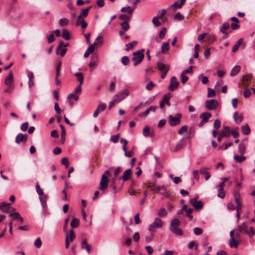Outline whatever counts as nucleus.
<instances>
[{
	"label": "nucleus",
	"mask_w": 255,
	"mask_h": 255,
	"mask_svg": "<svg viewBox=\"0 0 255 255\" xmlns=\"http://www.w3.org/2000/svg\"><path fill=\"white\" fill-rule=\"evenodd\" d=\"M13 77L12 72L10 71L5 78L4 83L7 85H11L13 82Z\"/></svg>",
	"instance_id": "nucleus-21"
},
{
	"label": "nucleus",
	"mask_w": 255,
	"mask_h": 255,
	"mask_svg": "<svg viewBox=\"0 0 255 255\" xmlns=\"http://www.w3.org/2000/svg\"><path fill=\"white\" fill-rule=\"evenodd\" d=\"M239 244V242L235 240L234 238L230 239L229 240V245L231 248H237Z\"/></svg>",
	"instance_id": "nucleus-28"
},
{
	"label": "nucleus",
	"mask_w": 255,
	"mask_h": 255,
	"mask_svg": "<svg viewBox=\"0 0 255 255\" xmlns=\"http://www.w3.org/2000/svg\"><path fill=\"white\" fill-rule=\"evenodd\" d=\"M61 129V136L62 139L65 140V137L66 135V130L65 129V128L63 125H60V126Z\"/></svg>",
	"instance_id": "nucleus-53"
},
{
	"label": "nucleus",
	"mask_w": 255,
	"mask_h": 255,
	"mask_svg": "<svg viewBox=\"0 0 255 255\" xmlns=\"http://www.w3.org/2000/svg\"><path fill=\"white\" fill-rule=\"evenodd\" d=\"M61 163L62 164L65 166L66 168H68L69 167V162L68 159L67 157H63L61 159Z\"/></svg>",
	"instance_id": "nucleus-52"
},
{
	"label": "nucleus",
	"mask_w": 255,
	"mask_h": 255,
	"mask_svg": "<svg viewBox=\"0 0 255 255\" xmlns=\"http://www.w3.org/2000/svg\"><path fill=\"white\" fill-rule=\"evenodd\" d=\"M167 212L165 208H162L158 212V215L160 217H165Z\"/></svg>",
	"instance_id": "nucleus-43"
},
{
	"label": "nucleus",
	"mask_w": 255,
	"mask_h": 255,
	"mask_svg": "<svg viewBox=\"0 0 255 255\" xmlns=\"http://www.w3.org/2000/svg\"><path fill=\"white\" fill-rule=\"evenodd\" d=\"M63 46V43H62V41H61L59 43V44L58 46H57V47L56 48V54L57 55H60L61 57H63L65 55V53H66V51L67 50V48H63L62 49L61 51L60 52V50L61 49H62Z\"/></svg>",
	"instance_id": "nucleus-13"
},
{
	"label": "nucleus",
	"mask_w": 255,
	"mask_h": 255,
	"mask_svg": "<svg viewBox=\"0 0 255 255\" xmlns=\"http://www.w3.org/2000/svg\"><path fill=\"white\" fill-rule=\"evenodd\" d=\"M27 140V134L18 133L15 138V142L19 143L20 142H25Z\"/></svg>",
	"instance_id": "nucleus-12"
},
{
	"label": "nucleus",
	"mask_w": 255,
	"mask_h": 255,
	"mask_svg": "<svg viewBox=\"0 0 255 255\" xmlns=\"http://www.w3.org/2000/svg\"><path fill=\"white\" fill-rule=\"evenodd\" d=\"M242 131L244 134L245 135H248L250 132V128L248 125H246L242 126Z\"/></svg>",
	"instance_id": "nucleus-36"
},
{
	"label": "nucleus",
	"mask_w": 255,
	"mask_h": 255,
	"mask_svg": "<svg viewBox=\"0 0 255 255\" xmlns=\"http://www.w3.org/2000/svg\"><path fill=\"white\" fill-rule=\"evenodd\" d=\"M243 42V38H240L238 40V41L237 42L236 44L234 45V46L232 48V52H235L238 50V49L239 48L241 43Z\"/></svg>",
	"instance_id": "nucleus-33"
},
{
	"label": "nucleus",
	"mask_w": 255,
	"mask_h": 255,
	"mask_svg": "<svg viewBox=\"0 0 255 255\" xmlns=\"http://www.w3.org/2000/svg\"><path fill=\"white\" fill-rule=\"evenodd\" d=\"M218 102L216 100L212 99L207 100L205 102V106L209 110H214L218 106Z\"/></svg>",
	"instance_id": "nucleus-4"
},
{
	"label": "nucleus",
	"mask_w": 255,
	"mask_h": 255,
	"mask_svg": "<svg viewBox=\"0 0 255 255\" xmlns=\"http://www.w3.org/2000/svg\"><path fill=\"white\" fill-rule=\"evenodd\" d=\"M181 82L183 84H184L186 82V81L188 80V77L187 76L185 75L184 72H182L181 74Z\"/></svg>",
	"instance_id": "nucleus-59"
},
{
	"label": "nucleus",
	"mask_w": 255,
	"mask_h": 255,
	"mask_svg": "<svg viewBox=\"0 0 255 255\" xmlns=\"http://www.w3.org/2000/svg\"><path fill=\"white\" fill-rule=\"evenodd\" d=\"M239 152L240 154H243L246 152V146L244 144L240 143L238 146Z\"/></svg>",
	"instance_id": "nucleus-42"
},
{
	"label": "nucleus",
	"mask_w": 255,
	"mask_h": 255,
	"mask_svg": "<svg viewBox=\"0 0 255 255\" xmlns=\"http://www.w3.org/2000/svg\"><path fill=\"white\" fill-rule=\"evenodd\" d=\"M96 43V42L95 41L93 44H91L88 47V49L84 53V57H87L91 53L94 51L95 48V45Z\"/></svg>",
	"instance_id": "nucleus-18"
},
{
	"label": "nucleus",
	"mask_w": 255,
	"mask_h": 255,
	"mask_svg": "<svg viewBox=\"0 0 255 255\" xmlns=\"http://www.w3.org/2000/svg\"><path fill=\"white\" fill-rule=\"evenodd\" d=\"M92 7L91 6H88L86 8L82 9L79 15L77 17V19H84V17H86L88 14L89 10Z\"/></svg>",
	"instance_id": "nucleus-14"
},
{
	"label": "nucleus",
	"mask_w": 255,
	"mask_h": 255,
	"mask_svg": "<svg viewBox=\"0 0 255 255\" xmlns=\"http://www.w3.org/2000/svg\"><path fill=\"white\" fill-rule=\"evenodd\" d=\"M10 204L8 203L3 202L0 205V209L2 211L7 212L10 209Z\"/></svg>",
	"instance_id": "nucleus-20"
},
{
	"label": "nucleus",
	"mask_w": 255,
	"mask_h": 255,
	"mask_svg": "<svg viewBox=\"0 0 255 255\" xmlns=\"http://www.w3.org/2000/svg\"><path fill=\"white\" fill-rule=\"evenodd\" d=\"M166 28L165 27H164L162 29V30L160 31L159 34V37L161 39H162L166 33Z\"/></svg>",
	"instance_id": "nucleus-51"
},
{
	"label": "nucleus",
	"mask_w": 255,
	"mask_h": 255,
	"mask_svg": "<svg viewBox=\"0 0 255 255\" xmlns=\"http://www.w3.org/2000/svg\"><path fill=\"white\" fill-rule=\"evenodd\" d=\"M180 221L178 219H174L171 221L170 226H179Z\"/></svg>",
	"instance_id": "nucleus-60"
},
{
	"label": "nucleus",
	"mask_w": 255,
	"mask_h": 255,
	"mask_svg": "<svg viewBox=\"0 0 255 255\" xmlns=\"http://www.w3.org/2000/svg\"><path fill=\"white\" fill-rule=\"evenodd\" d=\"M34 246L36 248H38V249L40 248L41 247L42 242H41V240H40V239L39 238H37L35 240L34 243Z\"/></svg>",
	"instance_id": "nucleus-47"
},
{
	"label": "nucleus",
	"mask_w": 255,
	"mask_h": 255,
	"mask_svg": "<svg viewBox=\"0 0 255 255\" xmlns=\"http://www.w3.org/2000/svg\"><path fill=\"white\" fill-rule=\"evenodd\" d=\"M162 222L159 218H156L154 222L148 226V230L151 232H154L156 228H159L162 226Z\"/></svg>",
	"instance_id": "nucleus-3"
},
{
	"label": "nucleus",
	"mask_w": 255,
	"mask_h": 255,
	"mask_svg": "<svg viewBox=\"0 0 255 255\" xmlns=\"http://www.w3.org/2000/svg\"><path fill=\"white\" fill-rule=\"evenodd\" d=\"M81 248L82 249H85L88 254H89L91 251V246L87 243L86 239H83L82 240Z\"/></svg>",
	"instance_id": "nucleus-15"
},
{
	"label": "nucleus",
	"mask_w": 255,
	"mask_h": 255,
	"mask_svg": "<svg viewBox=\"0 0 255 255\" xmlns=\"http://www.w3.org/2000/svg\"><path fill=\"white\" fill-rule=\"evenodd\" d=\"M131 15L129 14H122L119 16V18L121 20H129L130 19Z\"/></svg>",
	"instance_id": "nucleus-54"
},
{
	"label": "nucleus",
	"mask_w": 255,
	"mask_h": 255,
	"mask_svg": "<svg viewBox=\"0 0 255 255\" xmlns=\"http://www.w3.org/2000/svg\"><path fill=\"white\" fill-rule=\"evenodd\" d=\"M136 8V6H135L134 7H131L130 6H128V7H123L122 8L121 11L122 12H126V9H128V14L129 15H131L133 11H134V10Z\"/></svg>",
	"instance_id": "nucleus-30"
},
{
	"label": "nucleus",
	"mask_w": 255,
	"mask_h": 255,
	"mask_svg": "<svg viewBox=\"0 0 255 255\" xmlns=\"http://www.w3.org/2000/svg\"><path fill=\"white\" fill-rule=\"evenodd\" d=\"M99 60L98 55L96 54H94L92 55L91 58V62L89 64V67L90 71L92 72L93 69L97 66Z\"/></svg>",
	"instance_id": "nucleus-7"
},
{
	"label": "nucleus",
	"mask_w": 255,
	"mask_h": 255,
	"mask_svg": "<svg viewBox=\"0 0 255 255\" xmlns=\"http://www.w3.org/2000/svg\"><path fill=\"white\" fill-rule=\"evenodd\" d=\"M68 239V241H72L75 238V236L74 233V231L73 229H71L69 231V233L66 232V237Z\"/></svg>",
	"instance_id": "nucleus-32"
},
{
	"label": "nucleus",
	"mask_w": 255,
	"mask_h": 255,
	"mask_svg": "<svg viewBox=\"0 0 255 255\" xmlns=\"http://www.w3.org/2000/svg\"><path fill=\"white\" fill-rule=\"evenodd\" d=\"M76 77L77 81L79 82L80 85H82L83 83L84 76L82 73L77 72L74 74Z\"/></svg>",
	"instance_id": "nucleus-24"
},
{
	"label": "nucleus",
	"mask_w": 255,
	"mask_h": 255,
	"mask_svg": "<svg viewBox=\"0 0 255 255\" xmlns=\"http://www.w3.org/2000/svg\"><path fill=\"white\" fill-rule=\"evenodd\" d=\"M59 23L61 26L67 25L69 23V20L66 18H61Z\"/></svg>",
	"instance_id": "nucleus-46"
},
{
	"label": "nucleus",
	"mask_w": 255,
	"mask_h": 255,
	"mask_svg": "<svg viewBox=\"0 0 255 255\" xmlns=\"http://www.w3.org/2000/svg\"><path fill=\"white\" fill-rule=\"evenodd\" d=\"M152 22L156 26H158L160 25V22L159 21V18L156 16L153 18Z\"/></svg>",
	"instance_id": "nucleus-64"
},
{
	"label": "nucleus",
	"mask_w": 255,
	"mask_h": 255,
	"mask_svg": "<svg viewBox=\"0 0 255 255\" xmlns=\"http://www.w3.org/2000/svg\"><path fill=\"white\" fill-rule=\"evenodd\" d=\"M137 42L136 41H133L127 44L126 45V46L127 47L126 50L127 51H129V50L133 48V47H134L137 44Z\"/></svg>",
	"instance_id": "nucleus-37"
},
{
	"label": "nucleus",
	"mask_w": 255,
	"mask_h": 255,
	"mask_svg": "<svg viewBox=\"0 0 255 255\" xmlns=\"http://www.w3.org/2000/svg\"><path fill=\"white\" fill-rule=\"evenodd\" d=\"M194 207L196 210H201L203 207V203H202V201H199L197 202Z\"/></svg>",
	"instance_id": "nucleus-49"
},
{
	"label": "nucleus",
	"mask_w": 255,
	"mask_h": 255,
	"mask_svg": "<svg viewBox=\"0 0 255 255\" xmlns=\"http://www.w3.org/2000/svg\"><path fill=\"white\" fill-rule=\"evenodd\" d=\"M79 225V220L78 219L74 218L70 223V226L72 228H76Z\"/></svg>",
	"instance_id": "nucleus-38"
},
{
	"label": "nucleus",
	"mask_w": 255,
	"mask_h": 255,
	"mask_svg": "<svg viewBox=\"0 0 255 255\" xmlns=\"http://www.w3.org/2000/svg\"><path fill=\"white\" fill-rule=\"evenodd\" d=\"M229 27V23L228 22H224L221 27L220 30L222 33L227 35L228 32L226 31V30L228 29Z\"/></svg>",
	"instance_id": "nucleus-23"
},
{
	"label": "nucleus",
	"mask_w": 255,
	"mask_h": 255,
	"mask_svg": "<svg viewBox=\"0 0 255 255\" xmlns=\"http://www.w3.org/2000/svg\"><path fill=\"white\" fill-rule=\"evenodd\" d=\"M230 136V130L229 127L226 126L224 127L223 130L218 135L217 140L220 142L222 138L224 136L229 137Z\"/></svg>",
	"instance_id": "nucleus-10"
},
{
	"label": "nucleus",
	"mask_w": 255,
	"mask_h": 255,
	"mask_svg": "<svg viewBox=\"0 0 255 255\" xmlns=\"http://www.w3.org/2000/svg\"><path fill=\"white\" fill-rule=\"evenodd\" d=\"M122 62L124 65H127L129 63V58L128 56H125L122 58Z\"/></svg>",
	"instance_id": "nucleus-63"
},
{
	"label": "nucleus",
	"mask_w": 255,
	"mask_h": 255,
	"mask_svg": "<svg viewBox=\"0 0 255 255\" xmlns=\"http://www.w3.org/2000/svg\"><path fill=\"white\" fill-rule=\"evenodd\" d=\"M179 85V82L177 80L175 76H173L171 78L170 81V84L168 86V89L171 91H175Z\"/></svg>",
	"instance_id": "nucleus-6"
},
{
	"label": "nucleus",
	"mask_w": 255,
	"mask_h": 255,
	"mask_svg": "<svg viewBox=\"0 0 255 255\" xmlns=\"http://www.w3.org/2000/svg\"><path fill=\"white\" fill-rule=\"evenodd\" d=\"M188 129V127L186 125H184L182 126L180 129H179L178 131V133L179 134H181L183 132L187 131Z\"/></svg>",
	"instance_id": "nucleus-57"
},
{
	"label": "nucleus",
	"mask_w": 255,
	"mask_h": 255,
	"mask_svg": "<svg viewBox=\"0 0 255 255\" xmlns=\"http://www.w3.org/2000/svg\"><path fill=\"white\" fill-rule=\"evenodd\" d=\"M212 116V115L211 113L208 112H205L202 113L200 115V118L202 120L206 121V122H207L208 120Z\"/></svg>",
	"instance_id": "nucleus-27"
},
{
	"label": "nucleus",
	"mask_w": 255,
	"mask_h": 255,
	"mask_svg": "<svg viewBox=\"0 0 255 255\" xmlns=\"http://www.w3.org/2000/svg\"><path fill=\"white\" fill-rule=\"evenodd\" d=\"M221 127V122L218 119H217L215 121L214 123V128L216 129H219Z\"/></svg>",
	"instance_id": "nucleus-58"
},
{
	"label": "nucleus",
	"mask_w": 255,
	"mask_h": 255,
	"mask_svg": "<svg viewBox=\"0 0 255 255\" xmlns=\"http://www.w3.org/2000/svg\"><path fill=\"white\" fill-rule=\"evenodd\" d=\"M28 128V123L25 122L22 123L20 126V129L22 131H26Z\"/></svg>",
	"instance_id": "nucleus-56"
},
{
	"label": "nucleus",
	"mask_w": 255,
	"mask_h": 255,
	"mask_svg": "<svg viewBox=\"0 0 255 255\" xmlns=\"http://www.w3.org/2000/svg\"><path fill=\"white\" fill-rule=\"evenodd\" d=\"M121 25L125 31H127L129 28V25L128 24V22L127 21L123 22L121 23Z\"/></svg>",
	"instance_id": "nucleus-44"
},
{
	"label": "nucleus",
	"mask_w": 255,
	"mask_h": 255,
	"mask_svg": "<svg viewBox=\"0 0 255 255\" xmlns=\"http://www.w3.org/2000/svg\"><path fill=\"white\" fill-rule=\"evenodd\" d=\"M218 197L223 199L225 197V192L223 188H220L218 189Z\"/></svg>",
	"instance_id": "nucleus-48"
},
{
	"label": "nucleus",
	"mask_w": 255,
	"mask_h": 255,
	"mask_svg": "<svg viewBox=\"0 0 255 255\" xmlns=\"http://www.w3.org/2000/svg\"><path fill=\"white\" fill-rule=\"evenodd\" d=\"M157 109V107L155 106H150L148 109H147L143 113V115L145 117H147V115L149 114L150 111L155 112V110Z\"/></svg>",
	"instance_id": "nucleus-34"
},
{
	"label": "nucleus",
	"mask_w": 255,
	"mask_h": 255,
	"mask_svg": "<svg viewBox=\"0 0 255 255\" xmlns=\"http://www.w3.org/2000/svg\"><path fill=\"white\" fill-rule=\"evenodd\" d=\"M108 178L105 175H103L102 176L100 186L99 187V190L103 191L106 189L108 187Z\"/></svg>",
	"instance_id": "nucleus-8"
},
{
	"label": "nucleus",
	"mask_w": 255,
	"mask_h": 255,
	"mask_svg": "<svg viewBox=\"0 0 255 255\" xmlns=\"http://www.w3.org/2000/svg\"><path fill=\"white\" fill-rule=\"evenodd\" d=\"M208 168L205 167L201 168L200 169V173L201 174L205 175V178L206 180H208L211 176L210 173L207 171Z\"/></svg>",
	"instance_id": "nucleus-19"
},
{
	"label": "nucleus",
	"mask_w": 255,
	"mask_h": 255,
	"mask_svg": "<svg viewBox=\"0 0 255 255\" xmlns=\"http://www.w3.org/2000/svg\"><path fill=\"white\" fill-rule=\"evenodd\" d=\"M81 24V27L82 28H85L87 26V23L84 20V19H77L76 22V25H79Z\"/></svg>",
	"instance_id": "nucleus-29"
},
{
	"label": "nucleus",
	"mask_w": 255,
	"mask_h": 255,
	"mask_svg": "<svg viewBox=\"0 0 255 255\" xmlns=\"http://www.w3.org/2000/svg\"><path fill=\"white\" fill-rule=\"evenodd\" d=\"M234 159H235V160L236 162L241 163V162L244 161V160H245L246 159V156H244L235 155L234 156Z\"/></svg>",
	"instance_id": "nucleus-40"
},
{
	"label": "nucleus",
	"mask_w": 255,
	"mask_h": 255,
	"mask_svg": "<svg viewBox=\"0 0 255 255\" xmlns=\"http://www.w3.org/2000/svg\"><path fill=\"white\" fill-rule=\"evenodd\" d=\"M142 134L145 136H148L150 134V128L148 126H145L142 130Z\"/></svg>",
	"instance_id": "nucleus-41"
},
{
	"label": "nucleus",
	"mask_w": 255,
	"mask_h": 255,
	"mask_svg": "<svg viewBox=\"0 0 255 255\" xmlns=\"http://www.w3.org/2000/svg\"><path fill=\"white\" fill-rule=\"evenodd\" d=\"M233 117H234V119L236 122H237L238 120H239V122H241L243 120V115H240L239 116L238 112H236L234 113Z\"/></svg>",
	"instance_id": "nucleus-39"
},
{
	"label": "nucleus",
	"mask_w": 255,
	"mask_h": 255,
	"mask_svg": "<svg viewBox=\"0 0 255 255\" xmlns=\"http://www.w3.org/2000/svg\"><path fill=\"white\" fill-rule=\"evenodd\" d=\"M181 116L180 114H178L176 117L169 115L168 116L169 124L170 126L173 127L179 125L181 122Z\"/></svg>",
	"instance_id": "nucleus-5"
},
{
	"label": "nucleus",
	"mask_w": 255,
	"mask_h": 255,
	"mask_svg": "<svg viewBox=\"0 0 255 255\" xmlns=\"http://www.w3.org/2000/svg\"><path fill=\"white\" fill-rule=\"evenodd\" d=\"M157 68L159 71L161 72H164L166 70H167V71H168L169 69V66H166L163 63L160 62L157 64Z\"/></svg>",
	"instance_id": "nucleus-22"
},
{
	"label": "nucleus",
	"mask_w": 255,
	"mask_h": 255,
	"mask_svg": "<svg viewBox=\"0 0 255 255\" xmlns=\"http://www.w3.org/2000/svg\"><path fill=\"white\" fill-rule=\"evenodd\" d=\"M119 138L120 133H118L115 135H112L110 137V140L114 143H117L119 141Z\"/></svg>",
	"instance_id": "nucleus-45"
},
{
	"label": "nucleus",
	"mask_w": 255,
	"mask_h": 255,
	"mask_svg": "<svg viewBox=\"0 0 255 255\" xmlns=\"http://www.w3.org/2000/svg\"><path fill=\"white\" fill-rule=\"evenodd\" d=\"M169 49V44L168 42H163L161 46V52L165 54Z\"/></svg>",
	"instance_id": "nucleus-31"
},
{
	"label": "nucleus",
	"mask_w": 255,
	"mask_h": 255,
	"mask_svg": "<svg viewBox=\"0 0 255 255\" xmlns=\"http://www.w3.org/2000/svg\"><path fill=\"white\" fill-rule=\"evenodd\" d=\"M131 173V169H128L124 171L123 176L118 178L119 180L122 179L124 181H125L130 178V175Z\"/></svg>",
	"instance_id": "nucleus-16"
},
{
	"label": "nucleus",
	"mask_w": 255,
	"mask_h": 255,
	"mask_svg": "<svg viewBox=\"0 0 255 255\" xmlns=\"http://www.w3.org/2000/svg\"><path fill=\"white\" fill-rule=\"evenodd\" d=\"M155 86V84L150 81L148 82L146 85V89L148 91L151 90Z\"/></svg>",
	"instance_id": "nucleus-55"
},
{
	"label": "nucleus",
	"mask_w": 255,
	"mask_h": 255,
	"mask_svg": "<svg viewBox=\"0 0 255 255\" xmlns=\"http://www.w3.org/2000/svg\"><path fill=\"white\" fill-rule=\"evenodd\" d=\"M215 94H216L215 91L213 89H211L210 88H209L208 89L207 97L208 98L214 97V96H215Z\"/></svg>",
	"instance_id": "nucleus-50"
},
{
	"label": "nucleus",
	"mask_w": 255,
	"mask_h": 255,
	"mask_svg": "<svg viewBox=\"0 0 255 255\" xmlns=\"http://www.w3.org/2000/svg\"><path fill=\"white\" fill-rule=\"evenodd\" d=\"M184 138H182L176 144L175 149L173 150L174 152H176L182 148L185 145L186 142L184 140Z\"/></svg>",
	"instance_id": "nucleus-17"
},
{
	"label": "nucleus",
	"mask_w": 255,
	"mask_h": 255,
	"mask_svg": "<svg viewBox=\"0 0 255 255\" xmlns=\"http://www.w3.org/2000/svg\"><path fill=\"white\" fill-rule=\"evenodd\" d=\"M144 51V49H141L133 53L132 60L133 62V65L134 66L139 64L143 60L144 56L143 54Z\"/></svg>",
	"instance_id": "nucleus-2"
},
{
	"label": "nucleus",
	"mask_w": 255,
	"mask_h": 255,
	"mask_svg": "<svg viewBox=\"0 0 255 255\" xmlns=\"http://www.w3.org/2000/svg\"><path fill=\"white\" fill-rule=\"evenodd\" d=\"M62 37L66 40H68L70 38V33L67 29H63L62 30Z\"/></svg>",
	"instance_id": "nucleus-35"
},
{
	"label": "nucleus",
	"mask_w": 255,
	"mask_h": 255,
	"mask_svg": "<svg viewBox=\"0 0 255 255\" xmlns=\"http://www.w3.org/2000/svg\"><path fill=\"white\" fill-rule=\"evenodd\" d=\"M122 171V168L120 166L117 167L116 169L115 170L114 172V176L115 177H114L112 179V184H115L117 180V177L119 175V174Z\"/></svg>",
	"instance_id": "nucleus-25"
},
{
	"label": "nucleus",
	"mask_w": 255,
	"mask_h": 255,
	"mask_svg": "<svg viewBox=\"0 0 255 255\" xmlns=\"http://www.w3.org/2000/svg\"><path fill=\"white\" fill-rule=\"evenodd\" d=\"M238 232L242 234H245L250 238H252L255 235V230L253 227H250L248 228V226L245 222H243L238 225L237 230Z\"/></svg>",
	"instance_id": "nucleus-1"
},
{
	"label": "nucleus",
	"mask_w": 255,
	"mask_h": 255,
	"mask_svg": "<svg viewBox=\"0 0 255 255\" xmlns=\"http://www.w3.org/2000/svg\"><path fill=\"white\" fill-rule=\"evenodd\" d=\"M129 94L128 90L126 89L119 92L116 95V99L118 102L122 101L125 99Z\"/></svg>",
	"instance_id": "nucleus-9"
},
{
	"label": "nucleus",
	"mask_w": 255,
	"mask_h": 255,
	"mask_svg": "<svg viewBox=\"0 0 255 255\" xmlns=\"http://www.w3.org/2000/svg\"><path fill=\"white\" fill-rule=\"evenodd\" d=\"M172 232L177 236H181L183 234L182 230L179 228L174 229Z\"/></svg>",
	"instance_id": "nucleus-62"
},
{
	"label": "nucleus",
	"mask_w": 255,
	"mask_h": 255,
	"mask_svg": "<svg viewBox=\"0 0 255 255\" xmlns=\"http://www.w3.org/2000/svg\"><path fill=\"white\" fill-rule=\"evenodd\" d=\"M251 90L249 89L246 88L244 92V96L246 98H248L251 96Z\"/></svg>",
	"instance_id": "nucleus-61"
},
{
	"label": "nucleus",
	"mask_w": 255,
	"mask_h": 255,
	"mask_svg": "<svg viewBox=\"0 0 255 255\" xmlns=\"http://www.w3.org/2000/svg\"><path fill=\"white\" fill-rule=\"evenodd\" d=\"M240 70L241 67L240 66H235L232 68L230 75L231 76H235L238 74V73L240 71Z\"/></svg>",
	"instance_id": "nucleus-26"
},
{
	"label": "nucleus",
	"mask_w": 255,
	"mask_h": 255,
	"mask_svg": "<svg viewBox=\"0 0 255 255\" xmlns=\"http://www.w3.org/2000/svg\"><path fill=\"white\" fill-rule=\"evenodd\" d=\"M252 78L251 74H248L244 76L242 78V86L248 87L249 86Z\"/></svg>",
	"instance_id": "nucleus-11"
}]
</instances>
